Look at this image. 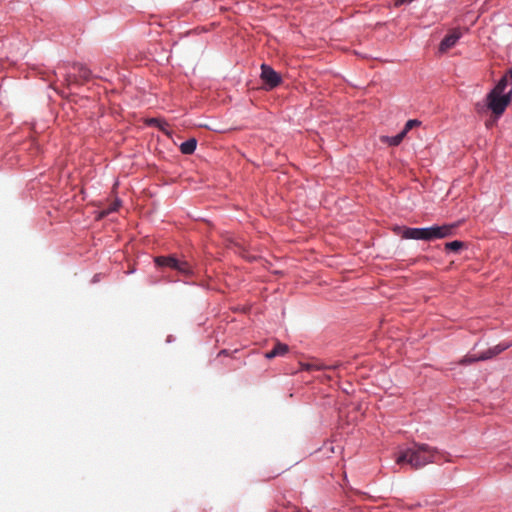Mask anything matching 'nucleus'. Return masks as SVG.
<instances>
[{"mask_svg": "<svg viewBox=\"0 0 512 512\" xmlns=\"http://www.w3.org/2000/svg\"><path fill=\"white\" fill-rule=\"evenodd\" d=\"M464 247V243L462 241H452L445 244V249L448 251L458 252L460 249Z\"/></svg>", "mask_w": 512, "mask_h": 512, "instance_id": "obj_15", "label": "nucleus"}, {"mask_svg": "<svg viewBox=\"0 0 512 512\" xmlns=\"http://www.w3.org/2000/svg\"><path fill=\"white\" fill-rule=\"evenodd\" d=\"M492 124H493V122H487V123H486V126H487V127H489V126H490V125H492Z\"/></svg>", "mask_w": 512, "mask_h": 512, "instance_id": "obj_23", "label": "nucleus"}, {"mask_svg": "<svg viewBox=\"0 0 512 512\" xmlns=\"http://www.w3.org/2000/svg\"><path fill=\"white\" fill-rule=\"evenodd\" d=\"M477 361H482L480 358H479V355H476V354H468L466 356H464L460 361H459V364L461 365H469V364H472V363H475Z\"/></svg>", "mask_w": 512, "mask_h": 512, "instance_id": "obj_16", "label": "nucleus"}, {"mask_svg": "<svg viewBox=\"0 0 512 512\" xmlns=\"http://www.w3.org/2000/svg\"><path fill=\"white\" fill-rule=\"evenodd\" d=\"M289 347L284 343L277 342L274 348L265 354L267 359H272L277 356H284L288 353Z\"/></svg>", "mask_w": 512, "mask_h": 512, "instance_id": "obj_10", "label": "nucleus"}, {"mask_svg": "<svg viewBox=\"0 0 512 512\" xmlns=\"http://www.w3.org/2000/svg\"><path fill=\"white\" fill-rule=\"evenodd\" d=\"M196 146H197L196 139L195 138H190V139H188L187 141L183 142L180 145V151L183 154L190 155V154H192L195 151Z\"/></svg>", "mask_w": 512, "mask_h": 512, "instance_id": "obj_11", "label": "nucleus"}, {"mask_svg": "<svg viewBox=\"0 0 512 512\" xmlns=\"http://www.w3.org/2000/svg\"><path fill=\"white\" fill-rule=\"evenodd\" d=\"M413 0H396L395 5H402V4H408L411 3Z\"/></svg>", "mask_w": 512, "mask_h": 512, "instance_id": "obj_21", "label": "nucleus"}, {"mask_svg": "<svg viewBox=\"0 0 512 512\" xmlns=\"http://www.w3.org/2000/svg\"><path fill=\"white\" fill-rule=\"evenodd\" d=\"M455 225L432 226L426 229V241L442 239L453 234Z\"/></svg>", "mask_w": 512, "mask_h": 512, "instance_id": "obj_5", "label": "nucleus"}, {"mask_svg": "<svg viewBox=\"0 0 512 512\" xmlns=\"http://www.w3.org/2000/svg\"><path fill=\"white\" fill-rule=\"evenodd\" d=\"M261 79L267 90H271L281 83V76L266 64L261 65Z\"/></svg>", "mask_w": 512, "mask_h": 512, "instance_id": "obj_4", "label": "nucleus"}, {"mask_svg": "<svg viewBox=\"0 0 512 512\" xmlns=\"http://www.w3.org/2000/svg\"><path fill=\"white\" fill-rule=\"evenodd\" d=\"M341 366L340 363H337L333 366H323L316 363H301V369L305 371H314V370H322V369H336Z\"/></svg>", "mask_w": 512, "mask_h": 512, "instance_id": "obj_12", "label": "nucleus"}, {"mask_svg": "<svg viewBox=\"0 0 512 512\" xmlns=\"http://www.w3.org/2000/svg\"><path fill=\"white\" fill-rule=\"evenodd\" d=\"M501 79H506V84L512 82V69H509Z\"/></svg>", "mask_w": 512, "mask_h": 512, "instance_id": "obj_20", "label": "nucleus"}, {"mask_svg": "<svg viewBox=\"0 0 512 512\" xmlns=\"http://www.w3.org/2000/svg\"><path fill=\"white\" fill-rule=\"evenodd\" d=\"M444 454L437 448L425 443H413L409 448L399 451L396 463L409 464L413 469H420L429 463H439Z\"/></svg>", "mask_w": 512, "mask_h": 512, "instance_id": "obj_1", "label": "nucleus"}, {"mask_svg": "<svg viewBox=\"0 0 512 512\" xmlns=\"http://www.w3.org/2000/svg\"><path fill=\"white\" fill-rule=\"evenodd\" d=\"M120 201L118 199L114 200L107 208L103 209L101 212L102 216H106L112 212L117 211V209L120 207Z\"/></svg>", "mask_w": 512, "mask_h": 512, "instance_id": "obj_17", "label": "nucleus"}, {"mask_svg": "<svg viewBox=\"0 0 512 512\" xmlns=\"http://www.w3.org/2000/svg\"><path fill=\"white\" fill-rule=\"evenodd\" d=\"M402 238L425 240L426 241V229L425 228H405L402 234Z\"/></svg>", "mask_w": 512, "mask_h": 512, "instance_id": "obj_8", "label": "nucleus"}, {"mask_svg": "<svg viewBox=\"0 0 512 512\" xmlns=\"http://www.w3.org/2000/svg\"><path fill=\"white\" fill-rule=\"evenodd\" d=\"M511 345V343H500L479 354V358L483 361L491 359L497 356L498 354L502 353L503 351L507 350Z\"/></svg>", "mask_w": 512, "mask_h": 512, "instance_id": "obj_7", "label": "nucleus"}, {"mask_svg": "<svg viewBox=\"0 0 512 512\" xmlns=\"http://www.w3.org/2000/svg\"><path fill=\"white\" fill-rule=\"evenodd\" d=\"M401 509H408V510H413V509H425V510H435V509H439L437 507V502L436 501H428V500H425L423 502H416V503H411V504H406L405 506H401L400 507Z\"/></svg>", "mask_w": 512, "mask_h": 512, "instance_id": "obj_9", "label": "nucleus"}, {"mask_svg": "<svg viewBox=\"0 0 512 512\" xmlns=\"http://www.w3.org/2000/svg\"><path fill=\"white\" fill-rule=\"evenodd\" d=\"M461 36L462 32L459 29L451 30L441 41L439 45V51L442 53L447 52L449 49L455 46Z\"/></svg>", "mask_w": 512, "mask_h": 512, "instance_id": "obj_6", "label": "nucleus"}, {"mask_svg": "<svg viewBox=\"0 0 512 512\" xmlns=\"http://www.w3.org/2000/svg\"><path fill=\"white\" fill-rule=\"evenodd\" d=\"M420 122L418 120H408L405 124V127L404 129L402 130V132L406 135L408 133L409 130H411L413 127L419 125Z\"/></svg>", "mask_w": 512, "mask_h": 512, "instance_id": "obj_19", "label": "nucleus"}, {"mask_svg": "<svg viewBox=\"0 0 512 512\" xmlns=\"http://www.w3.org/2000/svg\"><path fill=\"white\" fill-rule=\"evenodd\" d=\"M75 67H76V68H77V70H78V76H79L82 80H84V81H88V80H90V78H91V75H92V74H91V71H90V69H89V68H87L86 66L81 65V64L76 65Z\"/></svg>", "mask_w": 512, "mask_h": 512, "instance_id": "obj_14", "label": "nucleus"}, {"mask_svg": "<svg viewBox=\"0 0 512 512\" xmlns=\"http://www.w3.org/2000/svg\"><path fill=\"white\" fill-rule=\"evenodd\" d=\"M221 355H226V350H222L220 353H219V356Z\"/></svg>", "mask_w": 512, "mask_h": 512, "instance_id": "obj_22", "label": "nucleus"}, {"mask_svg": "<svg viewBox=\"0 0 512 512\" xmlns=\"http://www.w3.org/2000/svg\"><path fill=\"white\" fill-rule=\"evenodd\" d=\"M149 124L152 126L159 127L162 131L166 132L165 127L168 126V124L160 119L152 118L149 120Z\"/></svg>", "mask_w": 512, "mask_h": 512, "instance_id": "obj_18", "label": "nucleus"}, {"mask_svg": "<svg viewBox=\"0 0 512 512\" xmlns=\"http://www.w3.org/2000/svg\"><path fill=\"white\" fill-rule=\"evenodd\" d=\"M507 85L506 79H500L494 89L487 95V106L496 118L503 114L511 101L512 90L507 95H502Z\"/></svg>", "mask_w": 512, "mask_h": 512, "instance_id": "obj_2", "label": "nucleus"}, {"mask_svg": "<svg viewBox=\"0 0 512 512\" xmlns=\"http://www.w3.org/2000/svg\"><path fill=\"white\" fill-rule=\"evenodd\" d=\"M406 135L401 131L399 134L389 137L383 136L381 139L383 142L387 143L390 146H398L404 139Z\"/></svg>", "mask_w": 512, "mask_h": 512, "instance_id": "obj_13", "label": "nucleus"}, {"mask_svg": "<svg viewBox=\"0 0 512 512\" xmlns=\"http://www.w3.org/2000/svg\"><path fill=\"white\" fill-rule=\"evenodd\" d=\"M155 263L159 267L169 268L176 271L184 277H190L193 274L192 266L185 260L174 256H159L155 258Z\"/></svg>", "mask_w": 512, "mask_h": 512, "instance_id": "obj_3", "label": "nucleus"}]
</instances>
